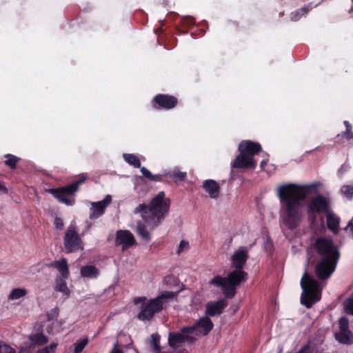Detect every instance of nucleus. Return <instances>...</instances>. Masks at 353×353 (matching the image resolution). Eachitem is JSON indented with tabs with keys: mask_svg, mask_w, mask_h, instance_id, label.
I'll use <instances>...</instances> for the list:
<instances>
[{
	"mask_svg": "<svg viewBox=\"0 0 353 353\" xmlns=\"http://www.w3.org/2000/svg\"><path fill=\"white\" fill-rule=\"evenodd\" d=\"M319 183L310 185H297L288 183L280 185L276 194L280 203V220L288 229L297 228L303 218L304 201L308 195L310 189H314Z\"/></svg>",
	"mask_w": 353,
	"mask_h": 353,
	"instance_id": "1",
	"label": "nucleus"
},
{
	"mask_svg": "<svg viewBox=\"0 0 353 353\" xmlns=\"http://www.w3.org/2000/svg\"><path fill=\"white\" fill-rule=\"evenodd\" d=\"M251 247L241 246L236 250L231 256L232 265L235 270L230 272L226 277L215 276L209 281V284L221 288L225 296H234L236 287L246 280L247 273L243 270V268L248 258V252Z\"/></svg>",
	"mask_w": 353,
	"mask_h": 353,
	"instance_id": "2",
	"label": "nucleus"
},
{
	"mask_svg": "<svg viewBox=\"0 0 353 353\" xmlns=\"http://www.w3.org/2000/svg\"><path fill=\"white\" fill-rule=\"evenodd\" d=\"M314 248L321 260L316 265L315 272L321 280L328 279L336 269L340 254L331 239L319 237L314 243Z\"/></svg>",
	"mask_w": 353,
	"mask_h": 353,
	"instance_id": "3",
	"label": "nucleus"
},
{
	"mask_svg": "<svg viewBox=\"0 0 353 353\" xmlns=\"http://www.w3.org/2000/svg\"><path fill=\"white\" fill-rule=\"evenodd\" d=\"M170 205V200L165 197L164 192L161 191L151 200L150 206L141 203L134 209V213L140 214L150 228L154 229L164 219Z\"/></svg>",
	"mask_w": 353,
	"mask_h": 353,
	"instance_id": "4",
	"label": "nucleus"
},
{
	"mask_svg": "<svg viewBox=\"0 0 353 353\" xmlns=\"http://www.w3.org/2000/svg\"><path fill=\"white\" fill-rule=\"evenodd\" d=\"M212 327V321L207 316L202 317L192 326H184L179 332H170L169 345L172 348H177L186 343H193L199 337L208 334Z\"/></svg>",
	"mask_w": 353,
	"mask_h": 353,
	"instance_id": "5",
	"label": "nucleus"
},
{
	"mask_svg": "<svg viewBox=\"0 0 353 353\" xmlns=\"http://www.w3.org/2000/svg\"><path fill=\"white\" fill-rule=\"evenodd\" d=\"M300 284L302 289L301 303L306 307L310 308L321 299L323 285L310 276L307 270L305 271Z\"/></svg>",
	"mask_w": 353,
	"mask_h": 353,
	"instance_id": "6",
	"label": "nucleus"
},
{
	"mask_svg": "<svg viewBox=\"0 0 353 353\" xmlns=\"http://www.w3.org/2000/svg\"><path fill=\"white\" fill-rule=\"evenodd\" d=\"M239 154L232 163V166L237 168H255L256 162L254 157L261 151V145L251 141H243L239 143Z\"/></svg>",
	"mask_w": 353,
	"mask_h": 353,
	"instance_id": "7",
	"label": "nucleus"
},
{
	"mask_svg": "<svg viewBox=\"0 0 353 353\" xmlns=\"http://www.w3.org/2000/svg\"><path fill=\"white\" fill-rule=\"evenodd\" d=\"M176 295V292L165 291L157 297L143 303L141 305V312L138 314V319L143 321H150L156 313L163 310L165 303L174 299Z\"/></svg>",
	"mask_w": 353,
	"mask_h": 353,
	"instance_id": "8",
	"label": "nucleus"
},
{
	"mask_svg": "<svg viewBox=\"0 0 353 353\" xmlns=\"http://www.w3.org/2000/svg\"><path fill=\"white\" fill-rule=\"evenodd\" d=\"M86 181V177L59 188L50 189L51 193L59 202L65 203L67 205H72L74 203V194L78 190L79 186Z\"/></svg>",
	"mask_w": 353,
	"mask_h": 353,
	"instance_id": "9",
	"label": "nucleus"
},
{
	"mask_svg": "<svg viewBox=\"0 0 353 353\" xmlns=\"http://www.w3.org/2000/svg\"><path fill=\"white\" fill-rule=\"evenodd\" d=\"M63 243L68 252H74L83 250V243L78 234L75 223H72L67 228Z\"/></svg>",
	"mask_w": 353,
	"mask_h": 353,
	"instance_id": "10",
	"label": "nucleus"
},
{
	"mask_svg": "<svg viewBox=\"0 0 353 353\" xmlns=\"http://www.w3.org/2000/svg\"><path fill=\"white\" fill-rule=\"evenodd\" d=\"M330 201L328 198L317 195L310 201L307 205V211L309 214L323 213L327 214L330 212Z\"/></svg>",
	"mask_w": 353,
	"mask_h": 353,
	"instance_id": "11",
	"label": "nucleus"
},
{
	"mask_svg": "<svg viewBox=\"0 0 353 353\" xmlns=\"http://www.w3.org/2000/svg\"><path fill=\"white\" fill-rule=\"evenodd\" d=\"M112 196L110 194L105 196L103 200L97 202H91L90 219H96L101 216L105 211L106 208L111 203Z\"/></svg>",
	"mask_w": 353,
	"mask_h": 353,
	"instance_id": "12",
	"label": "nucleus"
},
{
	"mask_svg": "<svg viewBox=\"0 0 353 353\" xmlns=\"http://www.w3.org/2000/svg\"><path fill=\"white\" fill-rule=\"evenodd\" d=\"M115 243L118 246H121L123 250H125L135 243V239L130 231L119 230L117 232Z\"/></svg>",
	"mask_w": 353,
	"mask_h": 353,
	"instance_id": "13",
	"label": "nucleus"
},
{
	"mask_svg": "<svg viewBox=\"0 0 353 353\" xmlns=\"http://www.w3.org/2000/svg\"><path fill=\"white\" fill-rule=\"evenodd\" d=\"M154 102L158 105V108L169 110L176 105L177 100L172 96L158 94L154 97Z\"/></svg>",
	"mask_w": 353,
	"mask_h": 353,
	"instance_id": "14",
	"label": "nucleus"
},
{
	"mask_svg": "<svg viewBox=\"0 0 353 353\" xmlns=\"http://www.w3.org/2000/svg\"><path fill=\"white\" fill-rule=\"evenodd\" d=\"M228 302L222 299L217 301H211L208 303L205 308V313L209 316H216L220 314L223 309L227 306Z\"/></svg>",
	"mask_w": 353,
	"mask_h": 353,
	"instance_id": "15",
	"label": "nucleus"
},
{
	"mask_svg": "<svg viewBox=\"0 0 353 353\" xmlns=\"http://www.w3.org/2000/svg\"><path fill=\"white\" fill-rule=\"evenodd\" d=\"M203 188L212 199H216L220 194V187L216 181L208 179L203 182Z\"/></svg>",
	"mask_w": 353,
	"mask_h": 353,
	"instance_id": "16",
	"label": "nucleus"
},
{
	"mask_svg": "<svg viewBox=\"0 0 353 353\" xmlns=\"http://www.w3.org/2000/svg\"><path fill=\"white\" fill-rule=\"evenodd\" d=\"M48 266L55 268L59 271L60 274L59 277H64L65 279L68 278L69 268L66 259L62 258L60 260L52 261L48 265Z\"/></svg>",
	"mask_w": 353,
	"mask_h": 353,
	"instance_id": "17",
	"label": "nucleus"
},
{
	"mask_svg": "<svg viewBox=\"0 0 353 353\" xmlns=\"http://www.w3.org/2000/svg\"><path fill=\"white\" fill-rule=\"evenodd\" d=\"M163 175L170 178L174 182L178 183L186 179L187 172L181 171L179 167H174L171 170H165Z\"/></svg>",
	"mask_w": 353,
	"mask_h": 353,
	"instance_id": "18",
	"label": "nucleus"
},
{
	"mask_svg": "<svg viewBox=\"0 0 353 353\" xmlns=\"http://www.w3.org/2000/svg\"><path fill=\"white\" fill-rule=\"evenodd\" d=\"M81 276L87 279H96L99 275V270L93 265H86L81 268Z\"/></svg>",
	"mask_w": 353,
	"mask_h": 353,
	"instance_id": "19",
	"label": "nucleus"
},
{
	"mask_svg": "<svg viewBox=\"0 0 353 353\" xmlns=\"http://www.w3.org/2000/svg\"><path fill=\"white\" fill-rule=\"evenodd\" d=\"M340 218L331 210L327 214V226L330 230L334 233L339 231Z\"/></svg>",
	"mask_w": 353,
	"mask_h": 353,
	"instance_id": "20",
	"label": "nucleus"
},
{
	"mask_svg": "<svg viewBox=\"0 0 353 353\" xmlns=\"http://www.w3.org/2000/svg\"><path fill=\"white\" fill-rule=\"evenodd\" d=\"M335 338L342 344L351 345L353 343V336L350 330L339 331L335 334Z\"/></svg>",
	"mask_w": 353,
	"mask_h": 353,
	"instance_id": "21",
	"label": "nucleus"
},
{
	"mask_svg": "<svg viewBox=\"0 0 353 353\" xmlns=\"http://www.w3.org/2000/svg\"><path fill=\"white\" fill-rule=\"evenodd\" d=\"M66 279H65L64 277H57L54 290L57 292H62L63 295L68 296L70 291L67 286Z\"/></svg>",
	"mask_w": 353,
	"mask_h": 353,
	"instance_id": "22",
	"label": "nucleus"
},
{
	"mask_svg": "<svg viewBox=\"0 0 353 353\" xmlns=\"http://www.w3.org/2000/svg\"><path fill=\"white\" fill-rule=\"evenodd\" d=\"M28 293L25 288H17L12 289L8 296V301H16L22 299L26 296Z\"/></svg>",
	"mask_w": 353,
	"mask_h": 353,
	"instance_id": "23",
	"label": "nucleus"
},
{
	"mask_svg": "<svg viewBox=\"0 0 353 353\" xmlns=\"http://www.w3.org/2000/svg\"><path fill=\"white\" fill-rule=\"evenodd\" d=\"M28 339L33 346L42 345L46 343L48 341V337L43 333H36L31 334L28 336Z\"/></svg>",
	"mask_w": 353,
	"mask_h": 353,
	"instance_id": "24",
	"label": "nucleus"
},
{
	"mask_svg": "<svg viewBox=\"0 0 353 353\" xmlns=\"http://www.w3.org/2000/svg\"><path fill=\"white\" fill-rule=\"evenodd\" d=\"M123 158L129 165L141 169V161L137 155L134 154L124 153L123 154Z\"/></svg>",
	"mask_w": 353,
	"mask_h": 353,
	"instance_id": "25",
	"label": "nucleus"
},
{
	"mask_svg": "<svg viewBox=\"0 0 353 353\" xmlns=\"http://www.w3.org/2000/svg\"><path fill=\"white\" fill-rule=\"evenodd\" d=\"M137 232L144 241H149L150 240V232L147 230L145 225L141 221L137 223Z\"/></svg>",
	"mask_w": 353,
	"mask_h": 353,
	"instance_id": "26",
	"label": "nucleus"
},
{
	"mask_svg": "<svg viewBox=\"0 0 353 353\" xmlns=\"http://www.w3.org/2000/svg\"><path fill=\"white\" fill-rule=\"evenodd\" d=\"M312 9V6L308 5L307 6H304L301 9H299L290 14V19L292 21H296L299 20L303 16L307 13V12Z\"/></svg>",
	"mask_w": 353,
	"mask_h": 353,
	"instance_id": "27",
	"label": "nucleus"
},
{
	"mask_svg": "<svg viewBox=\"0 0 353 353\" xmlns=\"http://www.w3.org/2000/svg\"><path fill=\"white\" fill-rule=\"evenodd\" d=\"M141 172L143 176L148 179L152 181H163V174H152L150 170H148L146 168L142 167L141 168Z\"/></svg>",
	"mask_w": 353,
	"mask_h": 353,
	"instance_id": "28",
	"label": "nucleus"
},
{
	"mask_svg": "<svg viewBox=\"0 0 353 353\" xmlns=\"http://www.w3.org/2000/svg\"><path fill=\"white\" fill-rule=\"evenodd\" d=\"M340 192L342 196L348 200H351L353 198V185H343L341 188Z\"/></svg>",
	"mask_w": 353,
	"mask_h": 353,
	"instance_id": "29",
	"label": "nucleus"
},
{
	"mask_svg": "<svg viewBox=\"0 0 353 353\" xmlns=\"http://www.w3.org/2000/svg\"><path fill=\"white\" fill-rule=\"evenodd\" d=\"M160 336L158 334H152L148 341L150 347L154 350L159 349Z\"/></svg>",
	"mask_w": 353,
	"mask_h": 353,
	"instance_id": "30",
	"label": "nucleus"
},
{
	"mask_svg": "<svg viewBox=\"0 0 353 353\" xmlns=\"http://www.w3.org/2000/svg\"><path fill=\"white\" fill-rule=\"evenodd\" d=\"M57 345V343H51L49 345L39 350L36 353H54Z\"/></svg>",
	"mask_w": 353,
	"mask_h": 353,
	"instance_id": "31",
	"label": "nucleus"
},
{
	"mask_svg": "<svg viewBox=\"0 0 353 353\" xmlns=\"http://www.w3.org/2000/svg\"><path fill=\"white\" fill-rule=\"evenodd\" d=\"M88 343V341L87 339H84L79 341H77L74 344V353H81L83 351V350L85 348V347L86 346Z\"/></svg>",
	"mask_w": 353,
	"mask_h": 353,
	"instance_id": "32",
	"label": "nucleus"
},
{
	"mask_svg": "<svg viewBox=\"0 0 353 353\" xmlns=\"http://www.w3.org/2000/svg\"><path fill=\"white\" fill-rule=\"evenodd\" d=\"M6 157L7 159L5 161V163L12 168H15L16 163L19 161V158L10 154H6Z\"/></svg>",
	"mask_w": 353,
	"mask_h": 353,
	"instance_id": "33",
	"label": "nucleus"
},
{
	"mask_svg": "<svg viewBox=\"0 0 353 353\" xmlns=\"http://www.w3.org/2000/svg\"><path fill=\"white\" fill-rule=\"evenodd\" d=\"M343 305L345 312L353 316V298L347 299Z\"/></svg>",
	"mask_w": 353,
	"mask_h": 353,
	"instance_id": "34",
	"label": "nucleus"
},
{
	"mask_svg": "<svg viewBox=\"0 0 353 353\" xmlns=\"http://www.w3.org/2000/svg\"><path fill=\"white\" fill-rule=\"evenodd\" d=\"M339 331H346L349 330V321L345 316H342L339 319Z\"/></svg>",
	"mask_w": 353,
	"mask_h": 353,
	"instance_id": "35",
	"label": "nucleus"
},
{
	"mask_svg": "<svg viewBox=\"0 0 353 353\" xmlns=\"http://www.w3.org/2000/svg\"><path fill=\"white\" fill-rule=\"evenodd\" d=\"M344 125H345L346 130L343 132L341 135L344 137H346L348 139L353 138V135L352 134V126L350 123L347 121H344Z\"/></svg>",
	"mask_w": 353,
	"mask_h": 353,
	"instance_id": "36",
	"label": "nucleus"
},
{
	"mask_svg": "<svg viewBox=\"0 0 353 353\" xmlns=\"http://www.w3.org/2000/svg\"><path fill=\"white\" fill-rule=\"evenodd\" d=\"M0 353H16L15 350L10 345L0 343Z\"/></svg>",
	"mask_w": 353,
	"mask_h": 353,
	"instance_id": "37",
	"label": "nucleus"
},
{
	"mask_svg": "<svg viewBox=\"0 0 353 353\" xmlns=\"http://www.w3.org/2000/svg\"><path fill=\"white\" fill-rule=\"evenodd\" d=\"M54 225L57 229L62 230L64 226L63 219L58 216L55 217L54 221Z\"/></svg>",
	"mask_w": 353,
	"mask_h": 353,
	"instance_id": "38",
	"label": "nucleus"
},
{
	"mask_svg": "<svg viewBox=\"0 0 353 353\" xmlns=\"http://www.w3.org/2000/svg\"><path fill=\"white\" fill-rule=\"evenodd\" d=\"M188 246H189L188 242H187L184 240L181 241L179 245L177 252L179 254V253L183 252L184 250H185L188 248Z\"/></svg>",
	"mask_w": 353,
	"mask_h": 353,
	"instance_id": "39",
	"label": "nucleus"
},
{
	"mask_svg": "<svg viewBox=\"0 0 353 353\" xmlns=\"http://www.w3.org/2000/svg\"><path fill=\"white\" fill-rule=\"evenodd\" d=\"M59 315V310L54 308L50 312L48 313V319L49 320L57 318Z\"/></svg>",
	"mask_w": 353,
	"mask_h": 353,
	"instance_id": "40",
	"label": "nucleus"
},
{
	"mask_svg": "<svg viewBox=\"0 0 353 353\" xmlns=\"http://www.w3.org/2000/svg\"><path fill=\"white\" fill-rule=\"evenodd\" d=\"M263 156H265L266 158L263 159L261 162V169H263L265 165L267 164L268 161V155L266 154V153H264V155Z\"/></svg>",
	"mask_w": 353,
	"mask_h": 353,
	"instance_id": "41",
	"label": "nucleus"
},
{
	"mask_svg": "<svg viewBox=\"0 0 353 353\" xmlns=\"http://www.w3.org/2000/svg\"><path fill=\"white\" fill-rule=\"evenodd\" d=\"M117 347V343L114 344V348L112 350L110 353H123L121 350L118 349Z\"/></svg>",
	"mask_w": 353,
	"mask_h": 353,
	"instance_id": "42",
	"label": "nucleus"
},
{
	"mask_svg": "<svg viewBox=\"0 0 353 353\" xmlns=\"http://www.w3.org/2000/svg\"><path fill=\"white\" fill-rule=\"evenodd\" d=\"M296 353H309L307 346H304L300 349V350Z\"/></svg>",
	"mask_w": 353,
	"mask_h": 353,
	"instance_id": "43",
	"label": "nucleus"
},
{
	"mask_svg": "<svg viewBox=\"0 0 353 353\" xmlns=\"http://www.w3.org/2000/svg\"><path fill=\"white\" fill-rule=\"evenodd\" d=\"M145 300H146V298H145V297H140V298L135 299H134V302H135L136 303H139V302H141V301H145Z\"/></svg>",
	"mask_w": 353,
	"mask_h": 353,
	"instance_id": "44",
	"label": "nucleus"
},
{
	"mask_svg": "<svg viewBox=\"0 0 353 353\" xmlns=\"http://www.w3.org/2000/svg\"><path fill=\"white\" fill-rule=\"evenodd\" d=\"M347 168V166L346 165V164L343 165L341 168L339 169V173H342L343 171L346 170Z\"/></svg>",
	"mask_w": 353,
	"mask_h": 353,
	"instance_id": "45",
	"label": "nucleus"
},
{
	"mask_svg": "<svg viewBox=\"0 0 353 353\" xmlns=\"http://www.w3.org/2000/svg\"><path fill=\"white\" fill-rule=\"evenodd\" d=\"M6 187L0 182V191L6 192Z\"/></svg>",
	"mask_w": 353,
	"mask_h": 353,
	"instance_id": "46",
	"label": "nucleus"
},
{
	"mask_svg": "<svg viewBox=\"0 0 353 353\" xmlns=\"http://www.w3.org/2000/svg\"><path fill=\"white\" fill-rule=\"evenodd\" d=\"M347 228H350L353 232V223H352V221H350L347 225Z\"/></svg>",
	"mask_w": 353,
	"mask_h": 353,
	"instance_id": "47",
	"label": "nucleus"
},
{
	"mask_svg": "<svg viewBox=\"0 0 353 353\" xmlns=\"http://www.w3.org/2000/svg\"><path fill=\"white\" fill-rule=\"evenodd\" d=\"M91 227V224L90 223H88V225H87V230H89Z\"/></svg>",
	"mask_w": 353,
	"mask_h": 353,
	"instance_id": "48",
	"label": "nucleus"
},
{
	"mask_svg": "<svg viewBox=\"0 0 353 353\" xmlns=\"http://www.w3.org/2000/svg\"><path fill=\"white\" fill-rule=\"evenodd\" d=\"M19 353H28V352H26V351H21Z\"/></svg>",
	"mask_w": 353,
	"mask_h": 353,
	"instance_id": "49",
	"label": "nucleus"
}]
</instances>
